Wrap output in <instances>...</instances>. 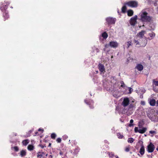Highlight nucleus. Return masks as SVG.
Here are the masks:
<instances>
[{
    "label": "nucleus",
    "instance_id": "nucleus-12",
    "mask_svg": "<svg viewBox=\"0 0 158 158\" xmlns=\"http://www.w3.org/2000/svg\"><path fill=\"white\" fill-rule=\"evenodd\" d=\"M98 68L101 73H104L105 72L104 66L101 64H99L98 65Z\"/></svg>",
    "mask_w": 158,
    "mask_h": 158
},
{
    "label": "nucleus",
    "instance_id": "nucleus-5",
    "mask_svg": "<svg viewBox=\"0 0 158 158\" xmlns=\"http://www.w3.org/2000/svg\"><path fill=\"white\" fill-rule=\"evenodd\" d=\"M106 21L108 25H110L115 23L116 19L114 18L109 17L106 18Z\"/></svg>",
    "mask_w": 158,
    "mask_h": 158
},
{
    "label": "nucleus",
    "instance_id": "nucleus-54",
    "mask_svg": "<svg viewBox=\"0 0 158 158\" xmlns=\"http://www.w3.org/2000/svg\"><path fill=\"white\" fill-rule=\"evenodd\" d=\"M51 143H50L49 144V145H48V147H50L51 146Z\"/></svg>",
    "mask_w": 158,
    "mask_h": 158
},
{
    "label": "nucleus",
    "instance_id": "nucleus-43",
    "mask_svg": "<svg viewBox=\"0 0 158 158\" xmlns=\"http://www.w3.org/2000/svg\"><path fill=\"white\" fill-rule=\"evenodd\" d=\"M39 146L41 147V148H43L44 146L43 145H41V144H40L39 145Z\"/></svg>",
    "mask_w": 158,
    "mask_h": 158
},
{
    "label": "nucleus",
    "instance_id": "nucleus-53",
    "mask_svg": "<svg viewBox=\"0 0 158 158\" xmlns=\"http://www.w3.org/2000/svg\"><path fill=\"white\" fill-rule=\"evenodd\" d=\"M156 103L157 104V106H158V100L157 101Z\"/></svg>",
    "mask_w": 158,
    "mask_h": 158
},
{
    "label": "nucleus",
    "instance_id": "nucleus-14",
    "mask_svg": "<svg viewBox=\"0 0 158 158\" xmlns=\"http://www.w3.org/2000/svg\"><path fill=\"white\" fill-rule=\"evenodd\" d=\"M145 32V31L142 30L141 31L139 32L138 34H137V36L140 38H143Z\"/></svg>",
    "mask_w": 158,
    "mask_h": 158
},
{
    "label": "nucleus",
    "instance_id": "nucleus-58",
    "mask_svg": "<svg viewBox=\"0 0 158 158\" xmlns=\"http://www.w3.org/2000/svg\"><path fill=\"white\" fill-rule=\"evenodd\" d=\"M48 137V136L47 137V136H46V137H45V139H46V138H47Z\"/></svg>",
    "mask_w": 158,
    "mask_h": 158
},
{
    "label": "nucleus",
    "instance_id": "nucleus-37",
    "mask_svg": "<svg viewBox=\"0 0 158 158\" xmlns=\"http://www.w3.org/2000/svg\"><path fill=\"white\" fill-rule=\"evenodd\" d=\"M121 86L123 87H124L125 86V84L124 83L123 81H121Z\"/></svg>",
    "mask_w": 158,
    "mask_h": 158
},
{
    "label": "nucleus",
    "instance_id": "nucleus-3",
    "mask_svg": "<svg viewBox=\"0 0 158 158\" xmlns=\"http://www.w3.org/2000/svg\"><path fill=\"white\" fill-rule=\"evenodd\" d=\"M138 2L135 1H130L125 3V5H127L130 7L135 8L138 6Z\"/></svg>",
    "mask_w": 158,
    "mask_h": 158
},
{
    "label": "nucleus",
    "instance_id": "nucleus-8",
    "mask_svg": "<svg viewBox=\"0 0 158 158\" xmlns=\"http://www.w3.org/2000/svg\"><path fill=\"white\" fill-rule=\"evenodd\" d=\"M130 100L128 98H124L122 102V105L124 107L127 106L129 104Z\"/></svg>",
    "mask_w": 158,
    "mask_h": 158
},
{
    "label": "nucleus",
    "instance_id": "nucleus-42",
    "mask_svg": "<svg viewBox=\"0 0 158 158\" xmlns=\"http://www.w3.org/2000/svg\"><path fill=\"white\" fill-rule=\"evenodd\" d=\"M109 156L110 157L113 156H114V155L111 152V153H110L109 154Z\"/></svg>",
    "mask_w": 158,
    "mask_h": 158
},
{
    "label": "nucleus",
    "instance_id": "nucleus-20",
    "mask_svg": "<svg viewBox=\"0 0 158 158\" xmlns=\"http://www.w3.org/2000/svg\"><path fill=\"white\" fill-rule=\"evenodd\" d=\"M117 136L118 138H123L124 137L123 134L122 133H117Z\"/></svg>",
    "mask_w": 158,
    "mask_h": 158
},
{
    "label": "nucleus",
    "instance_id": "nucleus-55",
    "mask_svg": "<svg viewBox=\"0 0 158 158\" xmlns=\"http://www.w3.org/2000/svg\"><path fill=\"white\" fill-rule=\"evenodd\" d=\"M156 150L158 151V146L157 148H156Z\"/></svg>",
    "mask_w": 158,
    "mask_h": 158
},
{
    "label": "nucleus",
    "instance_id": "nucleus-47",
    "mask_svg": "<svg viewBox=\"0 0 158 158\" xmlns=\"http://www.w3.org/2000/svg\"><path fill=\"white\" fill-rule=\"evenodd\" d=\"M147 40H146V41L144 43V46H145L147 44Z\"/></svg>",
    "mask_w": 158,
    "mask_h": 158
},
{
    "label": "nucleus",
    "instance_id": "nucleus-1",
    "mask_svg": "<svg viewBox=\"0 0 158 158\" xmlns=\"http://www.w3.org/2000/svg\"><path fill=\"white\" fill-rule=\"evenodd\" d=\"M148 15V13L146 11L142 12L140 15V20L143 22H150L152 17Z\"/></svg>",
    "mask_w": 158,
    "mask_h": 158
},
{
    "label": "nucleus",
    "instance_id": "nucleus-45",
    "mask_svg": "<svg viewBox=\"0 0 158 158\" xmlns=\"http://www.w3.org/2000/svg\"><path fill=\"white\" fill-rule=\"evenodd\" d=\"M141 104L143 105H144L145 104V102L143 101H142L141 102Z\"/></svg>",
    "mask_w": 158,
    "mask_h": 158
},
{
    "label": "nucleus",
    "instance_id": "nucleus-51",
    "mask_svg": "<svg viewBox=\"0 0 158 158\" xmlns=\"http://www.w3.org/2000/svg\"><path fill=\"white\" fill-rule=\"evenodd\" d=\"M148 59H149V60H150L151 57H150V56L149 55L148 56Z\"/></svg>",
    "mask_w": 158,
    "mask_h": 158
},
{
    "label": "nucleus",
    "instance_id": "nucleus-59",
    "mask_svg": "<svg viewBox=\"0 0 158 158\" xmlns=\"http://www.w3.org/2000/svg\"><path fill=\"white\" fill-rule=\"evenodd\" d=\"M70 141V140H69V142L70 143H71Z\"/></svg>",
    "mask_w": 158,
    "mask_h": 158
},
{
    "label": "nucleus",
    "instance_id": "nucleus-18",
    "mask_svg": "<svg viewBox=\"0 0 158 158\" xmlns=\"http://www.w3.org/2000/svg\"><path fill=\"white\" fill-rule=\"evenodd\" d=\"M134 12L132 10H129L127 11V15L129 16H131L133 15Z\"/></svg>",
    "mask_w": 158,
    "mask_h": 158
},
{
    "label": "nucleus",
    "instance_id": "nucleus-6",
    "mask_svg": "<svg viewBox=\"0 0 158 158\" xmlns=\"http://www.w3.org/2000/svg\"><path fill=\"white\" fill-rule=\"evenodd\" d=\"M44 131L43 129L40 128L37 131L35 132L34 134H32V135H33L34 136H39L41 138L43 137V135L42 134L43 133Z\"/></svg>",
    "mask_w": 158,
    "mask_h": 158
},
{
    "label": "nucleus",
    "instance_id": "nucleus-16",
    "mask_svg": "<svg viewBox=\"0 0 158 158\" xmlns=\"http://www.w3.org/2000/svg\"><path fill=\"white\" fill-rule=\"evenodd\" d=\"M34 131V129L33 128H32L31 130L29 131L28 132H27V134L26 135V137H30L31 135H32L31 133L33 132Z\"/></svg>",
    "mask_w": 158,
    "mask_h": 158
},
{
    "label": "nucleus",
    "instance_id": "nucleus-7",
    "mask_svg": "<svg viewBox=\"0 0 158 158\" xmlns=\"http://www.w3.org/2000/svg\"><path fill=\"white\" fill-rule=\"evenodd\" d=\"M137 19V16L136 15L131 18L130 21V23L131 25L135 26L136 23V20Z\"/></svg>",
    "mask_w": 158,
    "mask_h": 158
},
{
    "label": "nucleus",
    "instance_id": "nucleus-40",
    "mask_svg": "<svg viewBox=\"0 0 158 158\" xmlns=\"http://www.w3.org/2000/svg\"><path fill=\"white\" fill-rule=\"evenodd\" d=\"M129 93H131L132 91V89L131 88H129Z\"/></svg>",
    "mask_w": 158,
    "mask_h": 158
},
{
    "label": "nucleus",
    "instance_id": "nucleus-36",
    "mask_svg": "<svg viewBox=\"0 0 158 158\" xmlns=\"http://www.w3.org/2000/svg\"><path fill=\"white\" fill-rule=\"evenodd\" d=\"M13 148L15 151L16 152H18L19 150V148L17 146H15Z\"/></svg>",
    "mask_w": 158,
    "mask_h": 158
},
{
    "label": "nucleus",
    "instance_id": "nucleus-48",
    "mask_svg": "<svg viewBox=\"0 0 158 158\" xmlns=\"http://www.w3.org/2000/svg\"><path fill=\"white\" fill-rule=\"evenodd\" d=\"M59 154L60 155H62L63 154V152L61 151H60V152Z\"/></svg>",
    "mask_w": 158,
    "mask_h": 158
},
{
    "label": "nucleus",
    "instance_id": "nucleus-24",
    "mask_svg": "<svg viewBox=\"0 0 158 158\" xmlns=\"http://www.w3.org/2000/svg\"><path fill=\"white\" fill-rule=\"evenodd\" d=\"M146 131V128H143L142 129H139L138 132L140 133L143 134Z\"/></svg>",
    "mask_w": 158,
    "mask_h": 158
},
{
    "label": "nucleus",
    "instance_id": "nucleus-62",
    "mask_svg": "<svg viewBox=\"0 0 158 158\" xmlns=\"http://www.w3.org/2000/svg\"><path fill=\"white\" fill-rule=\"evenodd\" d=\"M47 156V154L46 155V156Z\"/></svg>",
    "mask_w": 158,
    "mask_h": 158
},
{
    "label": "nucleus",
    "instance_id": "nucleus-34",
    "mask_svg": "<svg viewBox=\"0 0 158 158\" xmlns=\"http://www.w3.org/2000/svg\"><path fill=\"white\" fill-rule=\"evenodd\" d=\"M56 136V135L55 133H53L51 134V138H55Z\"/></svg>",
    "mask_w": 158,
    "mask_h": 158
},
{
    "label": "nucleus",
    "instance_id": "nucleus-52",
    "mask_svg": "<svg viewBox=\"0 0 158 158\" xmlns=\"http://www.w3.org/2000/svg\"><path fill=\"white\" fill-rule=\"evenodd\" d=\"M13 135L16 136V133H13Z\"/></svg>",
    "mask_w": 158,
    "mask_h": 158
},
{
    "label": "nucleus",
    "instance_id": "nucleus-61",
    "mask_svg": "<svg viewBox=\"0 0 158 158\" xmlns=\"http://www.w3.org/2000/svg\"><path fill=\"white\" fill-rule=\"evenodd\" d=\"M132 102L133 103V102H134V101H132Z\"/></svg>",
    "mask_w": 158,
    "mask_h": 158
},
{
    "label": "nucleus",
    "instance_id": "nucleus-33",
    "mask_svg": "<svg viewBox=\"0 0 158 158\" xmlns=\"http://www.w3.org/2000/svg\"><path fill=\"white\" fill-rule=\"evenodd\" d=\"M132 44V42L131 41H128L127 42V48H128L130 46H131Z\"/></svg>",
    "mask_w": 158,
    "mask_h": 158
},
{
    "label": "nucleus",
    "instance_id": "nucleus-2",
    "mask_svg": "<svg viewBox=\"0 0 158 158\" xmlns=\"http://www.w3.org/2000/svg\"><path fill=\"white\" fill-rule=\"evenodd\" d=\"M7 8V6L6 5L2 4L0 7V9L3 13L2 16L4 18V21H5L9 18V15L6 9Z\"/></svg>",
    "mask_w": 158,
    "mask_h": 158
},
{
    "label": "nucleus",
    "instance_id": "nucleus-38",
    "mask_svg": "<svg viewBox=\"0 0 158 158\" xmlns=\"http://www.w3.org/2000/svg\"><path fill=\"white\" fill-rule=\"evenodd\" d=\"M139 129H138V127H135V132H138V130Z\"/></svg>",
    "mask_w": 158,
    "mask_h": 158
},
{
    "label": "nucleus",
    "instance_id": "nucleus-41",
    "mask_svg": "<svg viewBox=\"0 0 158 158\" xmlns=\"http://www.w3.org/2000/svg\"><path fill=\"white\" fill-rule=\"evenodd\" d=\"M63 138H68V136L66 135H64L63 136Z\"/></svg>",
    "mask_w": 158,
    "mask_h": 158
},
{
    "label": "nucleus",
    "instance_id": "nucleus-56",
    "mask_svg": "<svg viewBox=\"0 0 158 158\" xmlns=\"http://www.w3.org/2000/svg\"><path fill=\"white\" fill-rule=\"evenodd\" d=\"M116 158H119L118 156H116Z\"/></svg>",
    "mask_w": 158,
    "mask_h": 158
},
{
    "label": "nucleus",
    "instance_id": "nucleus-25",
    "mask_svg": "<svg viewBox=\"0 0 158 158\" xmlns=\"http://www.w3.org/2000/svg\"><path fill=\"white\" fill-rule=\"evenodd\" d=\"M149 133V134L151 137H153V135H155L156 134V132L154 131H150Z\"/></svg>",
    "mask_w": 158,
    "mask_h": 158
},
{
    "label": "nucleus",
    "instance_id": "nucleus-35",
    "mask_svg": "<svg viewBox=\"0 0 158 158\" xmlns=\"http://www.w3.org/2000/svg\"><path fill=\"white\" fill-rule=\"evenodd\" d=\"M134 139H128L127 140V142L129 143H132L134 142Z\"/></svg>",
    "mask_w": 158,
    "mask_h": 158
},
{
    "label": "nucleus",
    "instance_id": "nucleus-30",
    "mask_svg": "<svg viewBox=\"0 0 158 158\" xmlns=\"http://www.w3.org/2000/svg\"><path fill=\"white\" fill-rule=\"evenodd\" d=\"M29 142V141L27 139L23 140L22 142V143L25 146Z\"/></svg>",
    "mask_w": 158,
    "mask_h": 158
},
{
    "label": "nucleus",
    "instance_id": "nucleus-17",
    "mask_svg": "<svg viewBox=\"0 0 158 158\" xmlns=\"http://www.w3.org/2000/svg\"><path fill=\"white\" fill-rule=\"evenodd\" d=\"M144 152L145 149L144 147L142 146L141 147L140 149L139 152L142 155H143L144 153Z\"/></svg>",
    "mask_w": 158,
    "mask_h": 158
},
{
    "label": "nucleus",
    "instance_id": "nucleus-57",
    "mask_svg": "<svg viewBox=\"0 0 158 158\" xmlns=\"http://www.w3.org/2000/svg\"><path fill=\"white\" fill-rule=\"evenodd\" d=\"M118 13H119V10H118Z\"/></svg>",
    "mask_w": 158,
    "mask_h": 158
},
{
    "label": "nucleus",
    "instance_id": "nucleus-39",
    "mask_svg": "<svg viewBox=\"0 0 158 158\" xmlns=\"http://www.w3.org/2000/svg\"><path fill=\"white\" fill-rule=\"evenodd\" d=\"M56 141L58 143H60L61 141V139H57Z\"/></svg>",
    "mask_w": 158,
    "mask_h": 158
},
{
    "label": "nucleus",
    "instance_id": "nucleus-46",
    "mask_svg": "<svg viewBox=\"0 0 158 158\" xmlns=\"http://www.w3.org/2000/svg\"><path fill=\"white\" fill-rule=\"evenodd\" d=\"M145 39H146V40L148 39V40H150L152 39V38L150 39L149 37L147 38L146 37H145Z\"/></svg>",
    "mask_w": 158,
    "mask_h": 158
},
{
    "label": "nucleus",
    "instance_id": "nucleus-44",
    "mask_svg": "<svg viewBox=\"0 0 158 158\" xmlns=\"http://www.w3.org/2000/svg\"><path fill=\"white\" fill-rule=\"evenodd\" d=\"M109 46H110L109 45V44H106L105 46V47L106 48H108Z\"/></svg>",
    "mask_w": 158,
    "mask_h": 158
},
{
    "label": "nucleus",
    "instance_id": "nucleus-23",
    "mask_svg": "<svg viewBox=\"0 0 158 158\" xmlns=\"http://www.w3.org/2000/svg\"><path fill=\"white\" fill-rule=\"evenodd\" d=\"M127 5H125V3L124 4V6H123L121 10L122 12L123 13H125L126 12V11L127 9V8L126 7Z\"/></svg>",
    "mask_w": 158,
    "mask_h": 158
},
{
    "label": "nucleus",
    "instance_id": "nucleus-26",
    "mask_svg": "<svg viewBox=\"0 0 158 158\" xmlns=\"http://www.w3.org/2000/svg\"><path fill=\"white\" fill-rule=\"evenodd\" d=\"M34 149V147L33 145H29L28 146L27 149L29 151H32Z\"/></svg>",
    "mask_w": 158,
    "mask_h": 158
},
{
    "label": "nucleus",
    "instance_id": "nucleus-15",
    "mask_svg": "<svg viewBox=\"0 0 158 158\" xmlns=\"http://www.w3.org/2000/svg\"><path fill=\"white\" fill-rule=\"evenodd\" d=\"M143 68V66L140 64H137L135 69H137L138 71H142Z\"/></svg>",
    "mask_w": 158,
    "mask_h": 158
},
{
    "label": "nucleus",
    "instance_id": "nucleus-13",
    "mask_svg": "<svg viewBox=\"0 0 158 158\" xmlns=\"http://www.w3.org/2000/svg\"><path fill=\"white\" fill-rule=\"evenodd\" d=\"M44 152H38L37 154V158H44Z\"/></svg>",
    "mask_w": 158,
    "mask_h": 158
},
{
    "label": "nucleus",
    "instance_id": "nucleus-60",
    "mask_svg": "<svg viewBox=\"0 0 158 158\" xmlns=\"http://www.w3.org/2000/svg\"><path fill=\"white\" fill-rule=\"evenodd\" d=\"M157 11H158V7L157 8Z\"/></svg>",
    "mask_w": 158,
    "mask_h": 158
},
{
    "label": "nucleus",
    "instance_id": "nucleus-27",
    "mask_svg": "<svg viewBox=\"0 0 158 158\" xmlns=\"http://www.w3.org/2000/svg\"><path fill=\"white\" fill-rule=\"evenodd\" d=\"M134 42L136 46L137 47H139L140 46V44L139 43V42H138V40H134Z\"/></svg>",
    "mask_w": 158,
    "mask_h": 158
},
{
    "label": "nucleus",
    "instance_id": "nucleus-10",
    "mask_svg": "<svg viewBox=\"0 0 158 158\" xmlns=\"http://www.w3.org/2000/svg\"><path fill=\"white\" fill-rule=\"evenodd\" d=\"M110 46L113 48H116L118 46V44L116 41H111L109 43Z\"/></svg>",
    "mask_w": 158,
    "mask_h": 158
},
{
    "label": "nucleus",
    "instance_id": "nucleus-28",
    "mask_svg": "<svg viewBox=\"0 0 158 158\" xmlns=\"http://www.w3.org/2000/svg\"><path fill=\"white\" fill-rule=\"evenodd\" d=\"M130 148H131V146L130 145H128L125 148V151L126 152H129L130 150Z\"/></svg>",
    "mask_w": 158,
    "mask_h": 158
},
{
    "label": "nucleus",
    "instance_id": "nucleus-32",
    "mask_svg": "<svg viewBox=\"0 0 158 158\" xmlns=\"http://www.w3.org/2000/svg\"><path fill=\"white\" fill-rule=\"evenodd\" d=\"M134 120L133 119H131L130 120V124H129L128 125V127H131L132 126H133L134 125L132 124V123H133Z\"/></svg>",
    "mask_w": 158,
    "mask_h": 158
},
{
    "label": "nucleus",
    "instance_id": "nucleus-22",
    "mask_svg": "<svg viewBox=\"0 0 158 158\" xmlns=\"http://www.w3.org/2000/svg\"><path fill=\"white\" fill-rule=\"evenodd\" d=\"M156 104V100L154 99H152L150 101V104L151 106H154Z\"/></svg>",
    "mask_w": 158,
    "mask_h": 158
},
{
    "label": "nucleus",
    "instance_id": "nucleus-49",
    "mask_svg": "<svg viewBox=\"0 0 158 158\" xmlns=\"http://www.w3.org/2000/svg\"><path fill=\"white\" fill-rule=\"evenodd\" d=\"M96 50L97 51V52H98L99 51V49L98 48H96Z\"/></svg>",
    "mask_w": 158,
    "mask_h": 158
},
{
    "label": "nucleus",
    "instance_id": "nucleus-50",
    "mask_svg": "<svg viewBox=\"0 0 158 158\" xmlns=\"http://www.w3.org/2000/svg\"><path fill=\"white\" fill-rule=\"evenodd\" d=\"M49 158H52V155H50L49 156Z\"/></svg>",
    "mask_w": 158,
    "mask_h": 158
},
{
    "label": "nucleus",
    "instance_id": "nucleus-29",
    "mask_svg": "<svg viewBox=\"0 0 158 158\" xmlns=\"http://www.w3.org/2000/svg\"><path fill=\"white\" fill-rule=\"evenodd\" d=\"M135 105L134 104L131 103L129 106V109H132L133 108H135Z\"/></svg>",
    "mask_w": 158,
    "mask_h": 158
},
{
    "label": "nucleus",
    "instance_id": "nucleus-31",
    "mask_svg": "<svg viewBox=\"0 0 158 158\" xmlns=\"http://www.w3.org/2000/svg\"><path fill=\"white\" fill-rule=\"evenodd\" d=\"M153 39L155 36V34L154 32H152V33H149L148 34Z\"/></svg>",
    "mask_w": 158,
    "mask_h": 158
},
{
    "label": "nucleus",
    "instance_id": "nucleus-21",
    "mask_svg": "<svg viewBox=\"0 0 158 158\" xmlns=\"http://www.w3.org/2000/svg\"><path fill=\"white\" fill-rule=\"evenodd\" d=\"M102 36L104 39H106L107 38L108 35L106 32H104L102 34Z\"/></svg>",
    "mask_w": 158,
    "mask_h": 158
},
{
    "label": "nucleus",
    "instance_id": "nucleus-11",
    "mask_svg": "<svg viewBox=\"0 0 158 158\" xmlns=\"http://www.w3.org/2000/svg\"><path fill=\"white\" fill-rule=\"evenodd\" d=\"M80 148L78 147H76L74 150V151L73 150H71L70 152L71 153H72L74 156L77 155L78 153L80 151Z\"/></svg>",
    "mask_w": 158,
    "mask_h": 158
},
{
    "label": "nucleus",
    "instance_id": "nucleus-4",
    "mask_svg": "<svg viewBox=\"0 0 158 158\" xmlns=\"http://www.w3.org/2000/svg\"><path fill=\"white\" fill-rule=\"evenodd\" d=\"M155 149V147L154 145L152 143L150 142L148 145L147 148V151L149 153L153 152Z\"/></svg>",
    "mask_w": 158,
    "mask_h": 158
},
{
    "label": "nucleus",
    "instance_id": "nucleus-9",
    "mask_svg": "<svg viewBox=\"0 0 158 158\" xmlns=\"http://www.w3.org/2000/svg\"><path fill=\"white\" fill-rule=\"evenodd\" d=\"M84 102L85 103L89 106L90 108H93V104L94 102L92 100L90 99L85 100Z\"/></svg>",
    "mask_w": 158,
    "mask_h": 158
},
{
    "label": "nucleus",
    "instance_id": "nucleus-19",
    "mask_svg": "<svg viewBox=\"0 0 158 158\" xmlns=\"http://www.w3.org/2000/svg\"><path fill=\"white\" fill-rule=\"evenodd\" d=\"M26 155V152L25 150H22L20 152V155L22 157L25 156Z\"/></svg>",
    "mask_w": 158,
    "mask_h": 158
}]
</instances>
